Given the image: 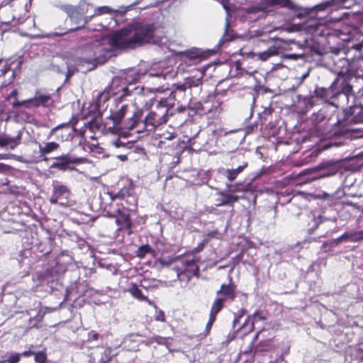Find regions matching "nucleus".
Wrapping results in <instances>:
<instances>
[{"mask_svg": "<svg viewBox=\"0 0 363 363\" xmlns=\"http://www.w3.org/2000/svg\"><path fill=\"white\" fill-rule=\"evenodd\" d=\"M226 302L223 298H219L218 296L213 300L208 315V322L214 324L217 319L218 314L225 308Z\"/></svg>", "mask_w": 363, "mask_h": 363, "instance_id": "obj_23", "label": "nucleus"}, {"mask_svg": "<svg viewBox=\"0 0 363 363\" xmlns=\"http://www.w3.org/2000/svg\"><path fill=\"white\" fill-rule=\"evenodd\" d=\"M55 270L53 268H48L44 271L38 272L33 277V280L38 283V285L46 284L50 288H53V282L56 277Z\"/></svg>", "mask_w": 363, "mask_h": 363, "instance_id": "obj_17", "label": "nucleus"}, {"mask_svg": "<svg viewBox=\"0 0 363 363\" xmlns=\"http://www.w3.org/2000/svg\"><path fill=\"white\" fill-rule=\"evenodd\" d=\"M125 85V80L120 77H114L108 87L112 93V96H117L121 94V89Z\"/></svg>", "mask_w": 363, "mask_h": 363, "instance_id": "obj_31", "label": "nucleus"}, {"mask_svg": "<svg viewBox=\"0 0 363 363\" xmlns=\"http://www.w3.org/2000/svg\"><path fill=\"white\" fill-rule=\"evenodd\" d=\"M247 310L245 308L238 309L233 314V325L235 327L237 324L240 323V319L246 314Z\"/></svg>", "mask_w": 363, "mask_h": 363, "instance_id": "obj_42", "label": "nucleus"}, {"mask_svg": "<svg viewBox=\"0 0 363 363\" xmlns=\"http://www.w3.org/2000/svg\"><path fill=\"white\" fill-rule=\"evenodd\" d=\"M14 156H15L14 155L10 154V153H8V154H0V160L11 159Z\"/></svg>", "mask_w": 363, "mask_h": 363, "instance_id": "obj_58", "label": "nucleus"}, {"mask_svg": "<svg viewBox=\"0 0 363 363\" xmlns=\"http://www.w3.org/2000/svg\"><path fill=\"white\" fill-rule=\"evenodd\" d=\"M237 286L230 279L228 284H222L220 289L216 291V296L223 298L225 302H233L237 297Z\"/></svg>", "mask_w": 363, "mask_h": 363, "instance_id": "obj_13", "label": "nucleus"}, {"mask_svg": "<svg viewBox=\"0 0 363 363\" xmlns=\"http://www.w3.org/2000/svg\"><path fill=\"white\" fill-rule=\"evenodd\" d=\"M282 357H279V358H277L276 359L274 360H272L270 362H269L268 363H280L281 361H282Z\"/></svg>", "mask_w": 363, "mask_h": 363, "instance_id": "obj_64", "label": "nucleus"}, {"mask_svg": "<svg viewBox=\"0 0 363 363\" xmlns=\"http://www.w3.org/2000/svg\"><path fill=\"white\" fill-rule=\"evenodd\" d=\"M99 198L101 208L108 216L113 217L115 212L113 211L115 208L113 207V202L118 199L116 194L108 190H104L100 194Z\"/></svg>", "mask_w": 363, "mask_h": 363, "instance_id": "obj_15", "label": "nucleus"}, {"mask_svg": "<svg viewBox=\"0 0 363 363\" xmlns=\"http://www.w3.org/2000/svg\"><path fill=\"white\" fill-rule=\"evenodd\" d=\"M216 235H217L216 231H211V232H209L204 238H208L210 240L211 238H215Z\"/></svg>", "mask_w": 363, "mask_h": 363, "instance_id": "obj_60", "label": "nucleus"}, {"mask_svg": "<svg viewBox=\"0 0 363 363\" xmlns=\"http://www.w3.org/2000/svg\"><path fill=\"white\" fill-rule=\"evenodd\" d=\"M267 319V314L262 312L261 310H256L253 314L247 315L242 325L239 328H244L249 322H251L249 333L252 332L255 329V322L256 320H266Z\"/></svg>", "mask_w": 363, "mask_h": 363, "instance_id": "obj_25", "label": "nucleus"}, {"mask_svg": "<svg viewBox=\"0 0 363 363\" xmlns=\"http://www.w3.org/2000/svg\"><path fill=\"white\" fill-rule=\"evenodd\" d=\"M342 75L349 77V82L352 79V74H357L363 76V56H354L347 62V69L345 73L342 71L340 72Z\"/></svg>", "mask_w": 363, "mask_h": 363, "instance_id": "obj_14", "label": "nucleus"}, {"mask_svg": "<svg viewBox=\"0 0 363 363\" xmlns=\"http://www.w3.org/2000/svg\"><path fill=\"white\" fill-rule=\"evenodd\" d=\"M69 128L70 122L60 124L51 129L48 134V138L56 135L57 140H67L71 138Z\"/></svg>", "mask_w": 363, "mask_h": 363, "instance_id": "obj_20", "label": "nucleus"}, {"mask_svg": "<svg viewBox=\"0 0 363 363\" xmlns=\"http://www.w3.org/2000/svg\"><path fill=\"white\" fill-rule=\"evenodd\" d=\"M129 111V106L124 104L116 110H111L104 124V132L113 135L128 137L133 131L137 133V120L141 116V109L135 111L130 117L125 119Z\"/></svg>", "mask_w": 363, "mask_h": 363, "instance_id": "obj_1", "label": "nucleus"}, {"mask_svg": "<svg viewBox=\"0 0 363 363\" xmlns=\"http://www.w3.org/2000/svg\"><path fill=\"white\" fill-rule=\"evenodd\" d=\"M117 198L123 200L128 208H135L138 204V197L135 193V186L132 180L125 181L119 191L116 194Z\"/></svg>", "mask_w": 363, "mask_h": 363, "instance_id": "obj_9", "label": "nucleus"}, {"mask_svg": "<svg viewBox=\"0 0 363 363\" xmlns=\"http://www.w3.org/2000/svg\"><path fill=\"white\" fill-rule=\"evenodd\" d=\"M60 147V145L56 142L46 143L43 146L39 145V152L41 156L50 154Z\"/></svg>", "mask_w": 363, "mask_h": 363, "instance_id": "obj_33", "label": "nucleus"}, {"mask_svg": "<svg viewBox=\"0 0 363 363\" xmlns=\"http://www.w3.org/2000/svg\"><path fill=\"white\" fill-rule=\"evenodd\" d=\"M363 240V230H359L353 233H345L337 240V242L342 240H350L351 242H358Z\"/></svg>", "mask_w": 363, "mask_h": 363, "instance_id": "obj_28", "label": "nucleus"}, {"mask_svg": "<svg viewBox=\"0 0 363 363\" xmlns=\"http://www.w3.org/2000/svg\"><path fill=\"white\" fill-rule=\"evenodd\" d=\"M12 106L13 108L23 106L26 108H30L29 99L23 101H19L16 99V100L13 102Z\"/></svg>", "mask_w": 363, "mask_h": 363, "instance_id": "obj_45", "label": "nucleus"}, {"mask_svg": "<svg viewBox=\"0 0 363 363\" xmlns=\"http://www.w3.org/2000/svg\"><path fill=\"white\" fill-rule=\"evenodd\" d=\"M189 107L198 115L208 116V119L218 117L222 111L221 102L216 94H208L202 101L194 104L190 103Z\"/></svg>", "mask_w": 363, "mask_h": 363, "instance_id": "obj_5", "label": "nucleus"}, {"mask_svg": "<svg viewBox=\"0 0 363 363\" xmlns=\"http://www.w3.org/2000/svg\"><path fill=\"white\" fill-rule=\"evenodd\" d=\"M11 167L8 164L0 163V173H6L10 171Z\"/></svg>", "mask_w": 363, "mask_h": 363, "instance_id": "obj_57", "label": "nucleus"}, {"mask_svg": "<svg viewBox=\"0 0 363 363\" xmlns=\"http://www.w3.org/2000/svg\"><path fill=\"white\" fill-rule=\"evenodd\" d=\"M174 89L170 92V94L172 93H174V94L171 96L172 98L174 97V99H175V92H176V91H183L184 92V91H185L186 90V89H188V86L186 84L185 82L183 84H174ZM176 99H174V101Z\"/></svg>", "mask_w": 363, "mask_h": 363, "instance_id": "obj_47", "label": "nucleus"}, {"mask_svg": "<svg viewBox=\"0 0 363 363\" xmlns=\"http://www.w3.org/2000/svg\"><path fill=\"white\" fill-rule=\"evenodd\" d=\"M70 194L71 191L66 185L54 186L52 194L50 198V202L52 204H57L60 200H67Z\"/></svg>", "mask_w": 363, "mask_h": 363, "instance_id": "obj_19", "label": "nucleus"}, {"mask_svg": "<svg viewBox=\"0 0 363 363\" xmlns=\"http://www.w3.org/2000/svg\"><path fill=\"white\" fill-rule=\"evenodd\" d=\"M177 262L178 265L176 267L178 277L180 279H183V277H186L187 280H189L192 277H199V256L186 252L178 257Z\"/></svg>", "mask_w": 363, "mask_h": 363, "instance_id": "obj_6", "label": "nucleus"}, {"mask_svg": "<svg viewBox=\"0 0 363 363\" xmlns=\"http://www.w3.org/2000/svg\"><path fill=\"white\" fill-rule=\"evenodd\" d=\"M352 91V84L349 82V77L338 74L337 78L333 82L328 89H316V96L325 101L331 100L330 104L336 107L340 106L339 98L343 99L349 102V96Z\"/></svg>", "mask_w": 363, "mask_h": 363, "instance_id": "obj_3", "label": "nucleus"}, {"mask_svg": "<svg viewBox=\"0 0 363 363\" xmlns=\"http://www.w3.org/2000/svg\"><path fill=\"white\" fill-rule=\"evenodd\" d=\"M98 363H111L114 359L116 354H113V350L111 347L98 346L95 352L90 355V362L96 363V357Z\"/></svg>", "mask_w": 363, "mask_h": 363, "instance_id": "obj_12", "label": "nucleus"}, {"mask_svg": "<svg viewBox=\"0 0 363 363\" xmlns=\"http://www.w3.org/2000/svg\"><path fill=\"white\" fill-rule=\"evenodd\" d=\"M213 325V324L208 321L206 324L204 330L199 334L190 336V339H196L198 342H200L204 340L210 335Z\"/></svg>", "mask_w": 363, "mask_h": 363, "instance_id": "obj_34", "label": "nucleus"}, {"mask_svg": "<svg viewBox=\"0 0 363 363\" xmlns=\"http://www.w3.org/2000/svg\"><path fill=\"white\" fill-rule=\"evenodd\" d=\"M186 84L188 86V89H191L192 87H196L202 84L201 79H186L185 80Z\"/></svg>", "mask_w": 363, "mask_h": 363, "instance_id": "obj_44", "label": "nucleus"}, {"mask_svg": "<svg viewBox=\"0 0 363 363\" xmlns=\"http://www.w3.org/2000/svg\"><path fill=\"white\" fill-rule=\"evenodd\" d=\"M351 354L360 360H363V350L359 348L352 350Z\"/></svg>", "mask_w": 363, "mask_h": 363, "instance_id": "obj_54", "label": "nucleus"}, {"mask_svg": "<svg viewBox=\"0 0 363 363\" xmlns=\"http://www.w3.org/2000/svg\"><path fill=\"white\" fill-rule=\"evenodd\" d=\"M218 195L220 197L216 199V206L217 207L230 206L233 207L234 203L239 200V196L237 195L232 194L229 192L219 191Z\"/></svg>", "mask_w": 363, "mask_h": 363, "instance_id": "obj_24", "label": "nucleus"}, {"mask_svg": "<svg viewBox=\"0 0 363 363\" xmlns=\"http://www.w3.org/2000/svg\"><path fill=\"white\" fill-rule=\"evenodd\" d=\"M22 135V131H19L15 137H9L6 135H0V147L2 148L14 150L21 144Z\"/></svg>", "mask_w": 363, "mask_h": 363, "instance_id": "obj_22", "label": "nucleus"}, {"mask_svg": "<svg viewBox=\"0 0 363 363\" xmlns=\"http://www.w3.org/2000/svg\"><path fill=\"white\" fill-rule=\"evenodd\" d=\"M33 0H9L7 5L12 9L13 20H18L20 23H27L29 26H34L35 22L30 18H26L32 6Z\"/></svg>", "mask_w": 363, "mask_h": 363, "instance_id": "obj_8", "label": "nucleus"}, {"mask_svg": "<svg viewBox=\"0 0 363 363\" xmlns=\"http://www.w3.org/2000/svg\"><path fill=\"white\" fill-rule=\"evenodd\" d=\"M325 118V117L324 114L321 111H319L315 115H313V118H312V120L315 124H318L323 121Z\"/></svg>", "mask_w": 363, "mask_h": 363, "instance_id": "obj_50", "label": "nucleus"}, {"mask_svg": "<svg viewBox=\"0 0 363 363\" xmlns=\"http://www.w3.org/2000/svg\"><path fill=\"white\" fill-rule=\"evenodd\" d=\"M155 320L157 321H160L163 323L165 322L166 318L164 311H162V310L159 311L155 316Z\"/></svg>", "mask_w": 363, "mask_h": 363, "instance_id": "obj_56", "label": "nucleus"}, {"mask_svg": "<svg viewBox=\"0 0 363 363\" xmlns=\"http://www.w3.org/2000/svg\"><path fill=\"white\" fill-rule=\"evenodd\" d=\"M350 98L352 99V102L350 107L363 109V86L359 89L356 94L353 92V89H352V91L349 96V99Z\"/></svg>", "mask_w": 363, "mask_h": 363, "instance_id": "obj_27", "label": "nucleus"}, {"mask_svg": "<svg viewBox=\"0 0 363 363\" xmlns=\"http://www.w3.org/2000/svg\"><path fill=\"white\" fill-rule=\"evenodd\" d=\"M208 242H209V238H203L202 241L201 242H199L196 247L192 249L191 251L188 252V253H191V254L196 255L197 253H199L204 249V247Z\"/></svg>", "mask_w": 363, "mask_h": 363, "instance_id": "obj_41", "label": "nucleus"}, {"mask_svg": "<svg viewBox=\"0 0 363 363\" xmlns=\"http://www.w3.org/2000/svg\"><path fill=\"white\" fill-rule=\"evenodd\" d=\"M150 342H157L159 345H163L166 343V338L159 335H155L150 338Z\"/></svg>", "mask_w": 363, "mask_h": 363, "instance_id": "obj_51", "label": "nucleus"}, {"mask_svg": "<svg viewBox=\"0 0 363 363\" xmlns=\"http://www.w3.org/2000/svg\"><path fill=\"white\" fill-rule=\"evenodd\" d=\"M29 102L30 108H38L40 106L46 108L52 103L51 95L36 91L34 97L29 99Z\"/></svg>", "mask_w": 363, "mask_h": 363, "instance_id": "obj_21", "label": "nucleus"}, {"mask_svg": "<svg viewBox=\"0 0 363 363\" xmlns=\"http://www.w3.org/2000/svg\"><path fill=\"white\" fill-rule=\"evenodd\" d=\"M66 11L70 20L77 23V26L74 27H71L69 29H65V30L60 32H56L55 33V35L61 36L68 33L77 30L82 28H84L87 22L85 20V18L82 16V14L81 13L78 8L75 6H69L66 9Z\"/></svg>", "mask_w": 363, "mask_h": 363, "instance_id": "obj_10", "label": "nucleus"}, {"mask_svg": "<svg viewBox=\"0 0 363 363\" xmlns=\"http://www.w3.org/2000/svg\"><path fill=\"white\" fill-rule=\"evenodd\" d=\"M121 205L123 206L121 208H118L113 210L115 211L114 215L117 213L118 216L116 222L121 226V229L127 231L128 234H131L133 223L130 219V211L133 208H128V206L123 203H122Z\"/></svg>", "mask_w": 363, "mask_h": 363, "instance_id": "obj_11", "label": "nucleus"}, {"mask_svg": "<svg viewBox=\"0 0 363 363\" xmlns=\"http://www.w3.org/2000/svg\"><path fill=\"white\" fill-rule=\"evenodd\" d=\"M128 291L135 298L144 301L147 300V297L144 296L142 291L138 288L136 284L133 283Z\"/></svg>", "mask_w": 363, "mask_h": 363, "instance_id": "obj_35", "label": "nucleus"}, {"mask_svg": "<svg viewBox=\"0 0 363 363\" xmlns=\"http://www.w3.org/2000/svg\"><path fill=\"white\" fill-rule=\"evenodd\" d=\"M237 332L233 331L226 336V339L224 341V343L226 345L229 344L231 341H233L236 337Z\"/></svg>", "mask_w": 363, "mask_h": 363, "instance_id": "obj_55", "label": "nucleus"}, {"mask_svg": "<svg viewBox=\"0 0 363 363\" xmlns=\"http://www.w3.org/2000/svg\"><path fill=\"white\" fill-rule=\"evenodd\" d=\"M174 93H172L168 97L157 101L156 106L145 118L141 109V116L140 119L137 120V133L155 130L168 121L169 111L174 106V99L171 96Z\"/></svg>", "mask_w": 363, "mask_h": 363, "instance_id": "obj_2", "label": "nucleus"}, {"mask_svg": "<svg viewBox=\"0 0 363 363\" xmlns=\"http://www.w3.org/2000/svg\"><path fill=\"white\" fill-rule=\"evenodd\" d=\"M243 11L246 14H251V13H258L259 12L264 11L265 12L264 9H262V6L261 5V1L256 5H252L247 8H244Z\"/></svg>", "mask_w": 363, "mask_h": 363, "instance_id": "obj_38", "label": "nucleus"}, {"mask_svg": "<svg viewBox=\"0 0 363 363\" xmlns=\"http://www.w3.org/2000/svg\"><path fill=\"white\" fill-rule=\"evenodd\" d=\"M108 44L115 50L135 49L128 24L125 27L113 32L108 37Z\"/></svg>", "mask_w": 363, "mask_h": 363, "instance_id": "obj_7", "label": "nucleus"}, {"mask_svg": "<svg viewBox=\"0 0 363 363\" xmlns=\"http://www.w3.org/2000/svg\"><path fill=\"white\" fill-rule=\"evenodd\" d=\"M247 166V162H244L243 164L240 165L236 169H223V174L230 181L235 180L238 175L240 174L245 167Z\"/></svg>", "mask_w": 363, "mask_h": 363, "instance_id": "obj_29", "label": "nucleus"}, {"mask_svg": "<svg viewBox=\"0 0 363 363\" xmlns=\"http://www.w3.org/2000/svg\"><path fill=\"white\" fill-rule=\"evenodd\" d=\"M262 9L265 12L270 11V8L279 6L280 8H286L291 11H297V6L291 0H261Z\"/></svg>", "mask_w": 363, "mask_h": 363, "instance_id": "obj_16", "label": "nucleus"}, {"mask_svg": "<svg viewBox=\"0 0 363 363\" xmlns=\"http://www.w3.org/2000/svg\"><path fill=\"white\" fill-rule=\"evenodd\" d=\"M177 137V134L174 133H169L167 137H164L166 140H172Z\"/></svg>", "mask_w": 363, "mask_h": 363, "instance_id": "obj_61", "label": "nucleus"}, {"mask_svg": "<svg viewBox=\"0 0 363 363\" xmlns=\"http://www.w3.org/2000/svg\"><path fill=\"white\" fill-rule=\"evenodd\" d=\"M99 334L95 330H91L88 333V341H97L99 339Z\"/></svg>", "mask_w": 363, "mask_h": 363, "instance_id": "obj_52", "label": "nucleus"}, {"mask_svg": "<svg viewBox=\"0 0 363 363\" xmlns=\"http://www.w3.org/2000/svg\"><path fill=\"white\" fill-rule=\"evenodd\" d=\"M330 221L335 223V219L332 220L321 215H318V216H314L312 220L313 225L308 228V233H313L321 224Z\"/></svg>", "mask_w": 363, "mask_h": 363, "instance_id": "obj_30", "label": "nucleus"}, {"mask_svg": "<svg viewBox=\"0 0 363 363\" xmlns=\"http://www.w3.org/2000/svg\"><path fill=\"white\" fill-rule=\"evenodd\" d=\"M34 354H35V352H33V350H26V351L23 352L20 354H21V356H23V357H30L31 355H34Z\"/></svg>", "mask_w": 363, "mask_h": 363, "instance_id": "obj_59", "label": "nucleus"}, {"mask_svg": "<svg viewBox=\"0 0 363 363\" xmlns=\"http://www.w3.org/2000/svg\"><path fill=\"white\" fill-rule=\"evenodd\" d=\"M104 124V122L101 123L98 121V117L88 122L89 128L92 132L96 133V131H101L103 134H108L109 133L103 131Z\"/></svg>", "mask_w": 363, "mask_h": 363, "instance_id": "obj_36", "label": "nucleus"}, {"mask_svg": "<svg viewBox=\"0 0 363 363\" xmlns=\"http://www.w3.org/2000/svg\"><path fill=\"white\" fill-rule=\"evenodd\" d=\"M330 174H326V173H323V174H317L316 176H315V179H318V178H322V177H328L329 176Z\"/></svg>", "mask_w": 363, "mask_h": 363, "instance_id": "obj_63", "label": "nucleus"}, {"mask_svg": "<svg viewBox=\"0 0 363 363\" xmlns=\"http://www.w3.org/2000/svg\"><path fill=\"white\" fill-rule=\"evenodd\" d=\"M21 354L16 353L11 354L9 357L5 361L8 363H18L21 359Z\"/></svg>", "mask_w": 363, "mask_h": 363, "instance_id": "obj_49", "label": "nucleus"}, {"mask_svg": "<svg viewBox=\"0 0 363 363\" xmlns=\"http://www.w3.org/2000/svg\"><path fill=\"white\" fill-rule=\"evenodd\" d=\"M186 56L191 60L200 58L201 55L199 53L198 50H189L186 52Z\"/></svg>", "mask_w": 363, "mask_h": 363, "instance_id": "obj_53", "label": "nucleus"}, {"mask_svg": "<svg viewBox=\"0 0 363 363\" xmlns=\"http://www.w3.org/2000/svg\"><path fill=\"white\" fill-rule=\"evenodd\" d=\"M147 254H150L153 257L157 255L156 251L149 245H142L136 251V256L140 259H143Z\"/></svg>", "mask_w": 363, "mask_h": 363, "instance_id": "obj_32", "label": "nucleus"}, {"mask_svg": "<svg viewBox=\"0 0 363 363\" xmlns=\"http://www.w3.org/2000/svg\"><path fill=\"white\" fill-rule=\"evenodd\" d=\"M2 72V74H6L7 72L11 71V68L8 67L7 65H5L4 68L1 70Z\"/></svg>", "mask_w": 363, "mask_h": 363, "instance_id": "obj_62", "label": "nucleus"}, {"mask_svg": "<svg viewBox=\"0 0 363 363\" xmlns=\"http://www.w3.org/2000/svg\"><path fill=\"white\" fill-rule=\"evenodd\" d=\"M111 9L108 6H100L96 9L95 13L93 16H99L104 13H111Z\"/></svg>", "mask_w": 363, "mask_h": 363, "instance_id": "obj_48", "label": "nucleus"}, {"mask_svg": "<svg viewBox=\"0 0 363 363\" xmlns=\"http://www.w3.org/2000/svg\"><path fill=\"white\" fill-rule=\"evenodd\" d=\"M84 160L82 157H72L68 154L62 155L55 157V162L52 164V167L61 170H65L69 164H79Z\"/></svg>", "mask_w": 363, "mask_h": 363, "instance_id": "obj_18", "label": "nucleus"}, {"mask_svg": "<svg viewBox=\"0 0 363 363\" xmlns=\"http://www.w3.org/2000/svg\"><path fill=\"white\" fill-rule=\"evenodd\" d=\"M135 48L156 42L157 26L153 23L135 21L128 24Z\"/></svg>", "mask_w": 363, "mask_h": 363, "instance_id": "obj_4", "label": "nucleus"}, {"mask_svg": "<svg viewBox=\"0 0 363 363\" xmlns=\"http://www.w3.org/2000/svg\"><path fill=\"white\" fill-rule=\"evenodd\" d=\"M111 95H112L111 91L107 86L104 89V90L103 91H101V93L99 94V95L97 96V99H98L99 102L105 103L110 99Z\"/></svg>", "mask_w": 363, "mask_h": 363, "instance_id": "obj_39", "label": "nucleus"}, {"mask_svg": "<svg viewBox=\"0 0 363 363\" xmlns=\"http://www.w3.org/2000/svg\"><path fill=\"white\" fill-rule=\"evenodd\" d=\"M277 54V51L274 48L269 49L266 51L259 52L258 57H259V59H260L262 60H267L269 57H271Z\"/></svg>", "mask_w": 363, "mask_h": 363, "instance_id": "obj_43", "label": "nucleus"}, {"mask_svg": "<svg viewBox=\"0 0 363 363\" xmlns=\"http://www.w3.org/2000/svg\"><path fill=\"white\" fill-rule=\"evenodd\" d=\"M35 361L37 363H46L47 355L44 352H35Z\"/></svg>", "mask_w": 363, "mask_h": 363, "instance_id": "obj_46", "label": "nucleus"}, {"mask_svg": "<svg viewBox=\"0 0 363 363\" xmlns=\"http://www.w3.org/2000/svg\"><path fill=\"white\" fill-rule=\"evenodd\" d=\"M272 348V339L261 340L256 347V350L260 352L269 351Z\"/></svg>", "mask_w": 363, "mask_h": 363, "instance_id": "obj_37", "label": "nucleus"}, {"mask_svg": "<svg viewBox=\"0 0 363 363\" xmlns=\"http://www.w3.org/2000/svg\"><path fill=\"white\" fill-rule=\"evenodd\" d=\"M126 81H125V85H123L121 90V94L117 98L118 102H122L124 101L126 96H130L132 93V90H130L128 86L126 85Z\"/></svg>", "mask_w": 363, "mask_h": 363, "instance_id": "obj_40", "label": "nucleus"}, {"mask_svg": "<svg viewBox=\"0 0 363 363\" xmlns=\"http://www.w3.org/2000/svg\"><path fill=\"white\" fill-rule=\"evenodd\" d=\"M313 106V99L311 97L298 96V102L294 105L295 109L300 113H306Z\"/></svg>", "mask_w": 363, "mask_h": 363, "instance_id": "obj_26", "label": "nucleus"}]
</instances>
